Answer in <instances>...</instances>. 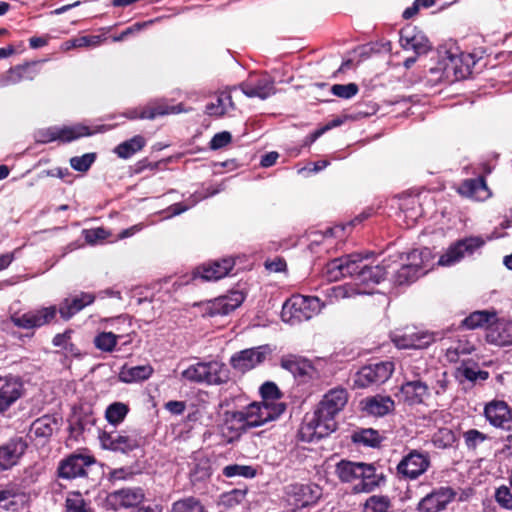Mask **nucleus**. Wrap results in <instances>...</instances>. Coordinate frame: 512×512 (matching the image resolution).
Listing matches in <instances>:
<instances>
[{
	"mask_svg": "<svg viewBox=\"0 0 512 512\" xmlns=\"http://www.w3.org/2000/svg\"><path fill=\"white\" fill-rule=\"evenodd\" d=\"M368 254H350L330 261L325 267L329 281H338L343 277H355L356 283L334 286L330 289V298L335 300L351 298L356 295L372 294V287L384 280L389 265H370L366 263Z\"/></svg>",
	"mask_w": 512,
	"mask_h": 512,
	"instance_id": "f257e3e1",
	"label": "nucleus"
},
{
	"mask_svg": "<svg viewBox=\"0 0 512 512\" xmlns=\"http://www.w3.org/2000/svg\"><path fill=\"white\" fill-rule=\"evenodd\" d=\"M335 474L341 482L355 483V493H370L386 480L382 473H377L373 464L341 460L336 464Z\"/></svg>",
	"mask_w": 512,
	"mask_h": 512,
	"instance_id": "f03ea898",
	"label": "nucleus"
},
{
	"mask_svg": "<svg viewBox=\"0 0 512 512\" xmlns=\"http://www.w3.org/2000/svg\"><path fill=\"white\" fill-rule=\"evenodd\" d=\"M181 379L193 383L221 385L229 381L230 372L223 362L211 360L189 365L181 372Z\"/></svg>",
	"mask_w": 512,
	"mask_h": 512,
	"instance_id": "7ed1b4c3",
	"label": "nucleus"
},
{
	"mask_svg": "<svg viewBox=\"0 0 512 512\" xmlns=\"http://www.w3.org/2000/svg\"><path fill=\"white\" fill-rule=\"evenodd\" d=\"M322 497V488L315 483H291L284 487L283 501L289 512H307Z\"/></svg>",
	"mask_w": 512,
	"mask_h": 512,
	"instance_id": "20e7f679",
	"label": "nucleus"
},
{
	"mask_svg": "<svg viewBox=\"0 0 512 512\" xmlns=\"http://www.w3.org/2000/svg\"><path fill=\"white\" fill-rule=\"evenodd\" d=\"M322 302L315 296L294 295L282 307L281 317L291 325L307 321L321 311Z\"/></svg>",
	"mask_w": 512,
	"mask_h": 512,
	"instance_id": "39448f33",
	"label": "nucleus"
},
{
	"mask_svg": "<svg viewBox=\"0 0 512 512\" xmlns=\"http://www.w3.org/2000/svg\"><path fill=\"white\" fill-rule=\"evenodd\" d=\"M285 411L282 402H253L246 406L242 413L249 428L258 427L275 420Z\"/></svg>",
	"mask_w": 512,
	"mask_h": 512,
	"instance_id": "423d86ee",
	"label": "nucleus"
},
{
	"mask_svg": "<svg viewBox=\"0 0 512 512\" xmlns=\"http://www.w3.org/2000/svg\"><path fill=\"white\" fill-rule=\"evenodd\" d=\"M490 238H483L482 236H470L458 240L451 245L447 251L440 256L438 265L451 266L461 261L465 256L474 254L477 250L481 249L487 240Z\"/></svg>",
	"mask_w": 512,
	"mask_h": 512,
	"instance_id": "0eeeda50",
	"label": "nucleus"
},
{
	"mask_svg": "<svg viewBox=\"0 0 512 512\" xmlns=\"http://www.w3.org/2000/svg\"><path fill=\"white\" fill-rule=\"evenodd\" d=\"M403 376L405 380L420 379L423 381L437 382L440 386L439 390L446 389V374L430 367L424 358L409 359L402 366Z\"/></svg>",
	"mask_w": 512,
	"mask_h": 512,
	"instance_id": "6e6552de",
	"label": "nucleus"
},
{
	"mask_svg": "<svg viewBox=\"0 0 512 512\" xmlns=\"http://www.w3.org/2000/svg\"><path fill=\"white\" fill-rule=\"evenodd\" d=\"M440 386L432 381H423L420 379H409L401 385L400 394L405 403L408 405L424 404L430 398L431 390L437 394L444 390H439Z\"/></svg>",
	"mask_w": 512,
	"mask_h": 512,
	"instance_id": "1a4fd4ad",
	"label": "nucleus"
},
{
	"mask_svg": "<svg viewBox=\"0 0 512 512\" xmlns=\"http://www.w3.org/2000/svg\"><path fill=\"white\" fill-rule=\"evenodd\" d=\"M347 401V390L336 387L324 394L315 411L326 419L327 423H336L334 418L345 407Z\"/></svg>",
	"mask_w": 512,
	"mask_h": 512,
	"instance_id": "9d476101",
	"label": "nucleus"
},
{
	"mask_svg": "<svg viewBox=\"0 0 512 512\" xmlns=\"http://www.w3.org/2000/svg\"><path fill=\"white\" fill-rule=\"evenodd\" d=\"M430 466L429 456L418 450H411L397 465V474L404 479L415 480Z\"/></svg>",
	"mask_w": 512,
	"mask_h": 512,
	"instance_id": "9b49d317",
	"label": "nucleus"
},
{
	"mask_svg": "<svg viewBox=\"0 0 512 512\" xmlns=\"http://www.w3.org/2000/svg\"><path fill=\"white\" fill-rule=\"evenodd\" d=\"M394 371V364L383 361L363 367L356 375L354 383L357 387L386 382Z\"/></svg>",
	"mask_w": 512,
	"mask_h": 512,
	"instance_id": "f8f14e48",
	"label": "nucleus"
},
{
	"mask_svg": "<svg viewBox=\"0 0 512 512\" xmlns=\"http://www.w3.org/2000/svg\"><path fill=\"white\" fill-rule=\"evenodd\" d=\"M336 426V423H327L326 419L314 411L313 415L306 417L302 423L299 429V438L304 442H313L335 431Z\"/></svg>",
	"mask_w": 512,
	"mask_h": 512,
	"instance_id": "ddd939ff",
	"label": "nucleus"
},
{
	"mask_svg": "<svg viewBox=\"0 0 512 512\" xmlns=\"http://www.w3.org/2000/svg\"><path fill=\"white\" fill-rule=\"evenodd\" d=\"M245 296L240 291H232L227 295L217 297L203 303L202 311L204 316L228 315L237 309L244 301Z\"/></svg>",
	"mask_w": 512,
	"mask_h": 512,
	"instance_id": "4468645a",
	"label": "nucleus"
},
{
	"mask_svg": "<svg viewBox=\"0 0 512 512\" xmlns=\"http://www.w3.org/2000/svg\"><path fill=\"white\" fill-rule=\"evenodd\" d=\"M274 84V79L267 74H251L239 85V89L249 98L265 100L276 93Z\"/></svg>",
	"mask_w": 512,
	"mask_h": 512,
	"instance_id": "2eb2a0df",
	"label": "nucleus"
},
{
	"mask_svg": "<svg viewBox=\"0 0 512 512\" xmlns=\"http://www.w3.org/2000/svg\"><path fill=\"white\" fill-rule=\"evenodd\" d=\"M57 309L55 306L43 307L37 310H31L21 315L11 316L12 323L23 329H34L49 324L56 317Z\"/></svg>",
	"mask_w": 512,
	"mask_h": 512,
	"instance_id": "dca6fc26",
	"label": "nucleus"
},
{
	"mask_svg": "<svg viewBox=\"0 0 512 512\" xmlns=\"http://www.w3.org/2000/svg\"><path fill=\"white\" fill-rule=\"evenodd\" d=\"M235 265L231 257L205 263L196 268L193 273L194 279L201 278L205 281H217L226 277Z\"/></svg>",
	"mask_w": 512,
	"mask_h": 512,
	"instance_id": "f3484780",
	"label": "nucleus"
},
{
	"mask_svg": "<svg viewBox=\"0 0 512 512\" xmlns=\"http://www.w3.org/2000/svg\"><path fill=\"white\" fill-rule=\"evenodd\" d=\"M400 45L404 50H412L416 55L427 53L431 44L424 33L415 26L407 25L400 31Z\"/></svg>",
	"mask_w": 512,
	"mask_h": 512,
	"instance_id": "a211bd4d",
	"label": "nucleus"
},
{
	"mask_svg": "<svg viewBox=\"0 0 512 512\" xmlns=\"http://www.w3.org/2000/svg\"><path fill=\"white\" fill-rule=\"evenodd\" d=\"M145 492L141 487H126L108 495V502L115 508H138L145 500Z\"/></svg>",
	"mask_w": 512,
	"mask_h": 512,
	"instance_id": "6ab92c4d",
	"label": "nucleus"
},
{
	"mask_svg": "<svg viewBox=\"0 0 512 512\" xmlns=\"http://www.w3.org/2000/svg\"><path fill=\"white\" fill-rule=\"evenodd\" d=\"M24 386L19 377H0V413L7 410L23 394Z\"/></svg>",
	"mask_w": 512,
	"mask_h": 512,
	"instance_id": "aec40b11",
	"label": "nucleus"
},
{
	"mask_svg": "<svg viewBox=\"0 0 512 512\" xmlns=\"http://www.w3.org/2000/svg\"><path fill=\"white\" fill-rule=\"evenodd\" d=\"M92 132L87 126H63V127H50L41 133L43 142H51L60 140L63 142H70L83 136L91 135Z\"/></svg>",
	"mask_w": 512,
	"mask_h": 512,
	"instance_id": "412c9836",
	"label": "nucleus"
},
{
	"mask_svg": "<svg viewBox=\"0 0 512 512\" xmlns=\"http://www.w3.org/2000/svg\"><path fill=\"white\" fill-rule=\"evenodd\" d=\"M265 356L261 348L245 349L234 354L230 359V364L234 370L243 374L262 363Z\"/></svg>",
	"mask_w": 512,
	"mask_h": 512,
	"instance_id": "4be33fe9",
	"label": "nucleus"
},
{
	"mask_svg": "<svg viewBox=\"0 0 512 512\" xmlns=\"http://www.w3.org/2000/svg\"><path fill=\"white\" fill-rule=\"evenodd\" d=\"M484 415L494 427L505 428L512 421V412L508 404L502 400H493L485 405Z\"/></svg>",
	"mask_w": 512,
	"mask_h": 512,
	"instance_id": "5701e85b",
	"label": "nucleus"
},
{
	"mask_svg": "<svg viewBox=\"0 0 512 512\" xmlns=\"http://www.w3.org/2000/svg\"><path fill=\"white\" fill-rule=\"evenodd\" d=\"M92 463L93 460L89 456L71 455L61 462L58 469L59 476L66 479L83 476L86 473V467Z\"/></svg>",
	"mask_w": 512,
	"mask_h": 512,
	"instance_id": "b1692460",
	"label": "nucleus"
},
{
	"mask_svg": "<svg viewBox=\"0 0 512 512\" xmlns=\"http://www.w3.org/2000/svg\"><path fill=\"white\" fill-rule=\"evenodd\" d=\"M360 406L366 414L375 417H382L394 410L395 403L389 396L375 395L361 400Z\"/></svg>",
	"mask_w": 512,
	"mask_h": 512,
	"instance_id": "393cba45",
	"label": "nucleus"
},
{
	"mask_svg": "<svg viewBox=\"0 0 512 512\" xmlns=\"http://www.w3.org/2000/svg\"><path fill=\"white\" fill-rule=\"evenodd\" d=\"M100 440L104 448L122 453L133 451L139 447V440L132 435L103 433Z\"/></svg>",
	"mask_w": 512,
	"mask_h": 512,
	"instance_id": "a878e982",
	"label": "nucleus"
},
{
	"mask_svg": "<svg viewBox=\"0 0 512 512\" xmlns=\"http://www.w3.org/2000/svg\"><path fill=\"white\" fill-rule=\"evenodd\" d=\"M434 341V334L429 332L405 333L403 335H395L393 337V342L400 349H424Z\"/></svg>",
	"mask_w": 512,
	"mask_h": 512,
	"instance_id": "bb28decb",
	"label": "nucleus"
},
{
	"mask_svg": "<svg viewBox=\"0 0 512 512\" xmlns=\"http://www.w3.org/2000/svg\"><path fill=\"white\" fill-rule=\"evenodd\" d=\"M26 443L22 439L11 440L0 447V469L7 470L17 464L24 454Z\"/></svg>",
	"mask_w": 512,
	"mask_h": 512,
	"instance_id": "cd10ccee",
	"label": "nucleus"
},
{
	"mask_svg": "<svg viewBox=\"0 0 512 512\" xmlns=\"http://www.w3.org/2000/svg\"><path fill=\"white\" fill-rule=\"evenodd\" d=\"M95 296L82 292L79 295L64 299L59 306V313L64 320L70 319L86 306L92 304Z\"/></svg>",
	"mask_w": 512,
	"mask_h": 512,
	"instance_id": "c85d7f7f",
	"label": "nucleus"
},
{
	"mask_svg": "<svg viewBox=\"0 0 512 512\" xmlns=\"http://www.w3.org/2000/svg\"><path fill=\"white\" fill-rule=\"evenodd\" d=\"M486 338L498 346L512 345V321L496 319L488 328Z\"/></svg>",
	"mask_w": 512,
	"mask_h": 512,
	"instance_id": "c756f323",
	"label": "nucleus"
},
{
	"mask_svg": "<svg viewBox=\"0 0 512 512\" xmlns=\"http://www.w3.org/2000/svg\"><path fill=\"white\" fill-rule=\"evenodd\" d=\"M458 192L468 198L484 201L491 196V192L487 187L484 175L476 179H467L461 183Z\"/></svg>",
	"mask_w": 512,
	"mask_h": 512,
	"instance_id": "7c9ffc66",
	"label": "nucleus"
},
{
	"mask_svg": "<svg viewBox=\"0 0 512 512\" xmlns=\"http://www.w3.org/2000/svg\"><path fill=\"white\" fill-rule=\"evenodd\" d=\"M181 112L180 106H168L164 103H150L147 106L130 112V118L155 119L158 116Z\"/></svg>",
	"mask_w": 512,
	"mask_h": 512,
	"instance_id": "2f4dec72",
	"label": "nucleus"
},
{
	"mask_svg": "<svg viewBox=\"0 0 512 512\" xmlns=\"http://www.w3.org/2000/svg\"><path fill=\"white\" fill-rule=\"evenodd\" d=\"M28 502L25 493L14 489L0 491V512H18Z\"/></svg>",
	"mask_w": 512,
	"mask_h": 512,
	"instance_id": "473e14b6",
	"label": "nucleus"
},
{
	"mask_svg": "<svg viewBox=\"0 0 512 512\" xmlns=\"http://www.w3.org/2000/svg\"><path fill=\"white\" fill-rule=\"evenodd\" d=\"M154 372L150 364L129 366L123 365L118 373V378L123 383H134L149 379Z\"/></svg>",
	"mask_w": 512,
	"mask_h": 512,
	"instance_id": "72a5a7b5",
	"label": "nucleus"
},
{
	"mask_svg": "<svg viewBox=\"0 0 512 512\" xmlns=\"http://www.w3.org/2000/svg\"><path fill=\"white\" fill-rule=\"evenodd\" d=\"M281 366L291 372L295 377L312 378L316 372L314 366L309 360L297 356L283 358Z\"/></svg>",
	"mask_w": 512,
	"mask_h": 512,
	"instance_id": "f704fd0d",
	"label": "nucleus"
},
{
	"mask_svg": "<svg viewBox=\"0 0 512 512\" xmlns=\"http://www.w3.org/2000/svg\"><path fill=\"white\" fill-rule=\"evenodd\" d=\"M433 256L429 248L413 250L406 256V264L420 275H425L432 267Z\"/></svg>",
	"mask_w": 512,
	"mask_h": 512,
	"instance_id": "c9c22d12",
	"label": "nucleus"
},
{
	"mask_svg": "<svg viewBox=\"0 0 512 512\" xmlns=\"http://www.w3.org/2000/svg\"><path fill=\"white\" fill-rule=\"evenodd\" d=\"M451 496L447 490L433 491L419 502L418 509L420 512H439L446 507Z\"/></svg>",
	"mask_w": 512,
	"mask_h": 512,
	"instance_id": "e433bc0d",
	"label": "nucleus"
},
{
	"mask_svg": "<svg viewBox=\"0 0 512 512\" xmlns=\"http://www.w3.org/2000/svg\"><path fill=\"white\" fill-rule=\"evenodd\" d=\"M461 63L462 55L446 50L440 61V65L443 66V73L445 77H454L455 79L465 77L466 70L463 69Z\"/></svg>",
	"mask_w": 512,
	"mask_h": 512,
	"instance_id": "4c0bfd02",
	"label": "nucleus"
},
{
	"mask_svg": "<svg viewBox=\"0 0 512 512\" xmlns=\"http://www.w3.org/2000/svg\"><path fill=\"white\" fill-rule=\"evenodd\" d=\"M400 210L404 214L407 226L414 225L423 215L419 195H408L401 198Z\"/></svg>",
	"mask_w": 512,
	"mask_h": 512,
	"instance_id": "58836bf2",
	"label": "nucleus"
},
{
	"mask_svg": "<svg viewBox=\"0 0 512 512\" xmlns=\"http://www.w3.org/2000/svg\"><path fill=\"white\" fill-rule=\"evenodd\" d=\"M212 474L209 459L196 456L190 463L189 478L193 485L207 481Z\"/></svg>",
	"mask_w": 512,
	"mask_h": 512,
	"instance_id": "ea45409f",
	"label": "nucleus"
},
{
	"mask_svg": "<svg viewBox=\"0 0 512 512\" xmlns=\"http://www.w3.org/2000/svg\"><path fill=\"white\" fill-rule=\"evenodd\" d=\"M59 428V420L55 416L44 415L36 419L31 430L37 437H50Z\"/></svg>",
	"mask_w": 512,
	"mask_h": 512,
	"instance_id": "a19ab883",
	"label": "nucleus"
},
{
	"mask_svg": "<svg viewBox=\"0 0 512 512\" xmlns=\"http://www.w3.org/2000/svg\"><path fill=\"white\" fill-rule=\"evenodd\" d=\"M496 320V313L490 311H475L462 321V325L468 329H477L482 327L489 328Z\"/></svg>",
	"mask_w": 512,
	"mask_h": 512,
	"instance_id": "79ce46f5",
	"label": "nucleus"
},
{
	"mask_svg": "<svg viewBox=\"0 0 512 512\" xmlns=\"http://www.w3.org/2000/svg\"><path fill=\"white\" fill-rule=\"evenodd\" d=\"M248 428L242 410L225 413L224 429L232 432L231 438L239 437Z\"/></svg>",
	"mask_w": 512,
	"mask_h": 512,
	"instance_id": "37998d69",
	"label": "nucleus"
},
{
	"mask_svg": "<svg viewBox=\"0 0 512 512\" xmlns=\"http://www.w3.org/2000/svg\"><path fill=\"white\" fill-rule=\"evenodd\" d=\"M146 144L144 137L136 135L131 139L120 143L115 147L114 152L119 158L128 159L136 152L140 151Z\"/></svg>",
	"mask_w": 512,
	"mask_h": 512,
	"instance_id": "c03bdc74",
	"label": "nucleus"
},
{
	"mask_svg": "<svg viewBox=\"0 0 512 512\" xmlns=\"http://www.w3.org/2000/svg\"><path fill=\"white\" fill-rule=\"evenodd\" d=\"M392 501L386 495H372L363 504L362 512H391Z\"/></svg>",
	"mask_w": 512,
	"mask_h": 512,
	"instance_id": "a18cd8bd",
	"label": "nucleus"
},
{
	"mask_svg": "<svg viewBox=\"0 0 512 512\" xmlns=\"http://www.w3.org/2000/svg\"><path fill=\"white\" fill-rule=\"evenodd\" d=\"M66 512H93L89 503L78 491L69 492L65 500Z\"/></svg>",
	"mask_w": 512,
	"mask_h": 512,
	"instance_id": "49530a36",
	"label": "nucleus"
},
{
	"mask_svg": "<svg viewBox=\"0 0 512 512\" xmlns=\"http://www.w3.org/2000/svg\"><path fill=\"white\" fill-rule=\"evenodd\" d=\"M128 412L129 407L127 404L122 402H114L106 408L105 417L110 424L116 426L123 422Z\"/></svg>",
	"mask_w": 512,
	"mask_h": 512,
	"instance_id": "de8ad7c7",
	"label": "nucleus"
},
{
	"mask_svg": "<svg viewBox=\"0 0 512 512\" xmlns=\"http://www.w3.org/2000/svg\"><path fill=\"white\" fill-rule=\"evenodd\" d=\"M201 501L195 497H185L172 504V512H204Z\"/></svg>",
	"mask_w": 512,
	"mask_h": 512,
	"instance_id": "09e8293b",
	"label": "nucleus"
},
{
	"mask_svg": "<svg viewBox=\"0 0 512 512\" xmlns=\"http://www.w3.org/2000/svg\"><path fill=\"white\" fill-rule=\"evenodd\" d=\"M355 443L363 444L369 447H376L380 444L382 438L378 431L374 429H363L355 432L352 436Z\"/></svg>",
	"mask_w": 512,
	"mask_h": 512,
	"instance_id": "8fccbe9b",
	"label": "nucleus"
},
{
	"mask_svg": "<svg viewBox=\"0 0 512 512\" xmlns=\"http://www.w3.org/2000/svg\"><path fill=\"white\" fill-rule=\"evenodd\" d=\"M70 340L71 332L66 331L62 334L55 335L52 342L54 346L61 347L67 355H71L74 357L81 356L78 347L75 344H73Z\"/></svg>",
	"mask_w": 512,
	"mask_h": 512,
	"instance_id": "3c124183",
	"label": "nucleus"
},
{
	"mask_svg": "<svg viewBox=\"0 0 512 512\" xmlns=\"http://www.w3.org/2000/svg\"><path fill=\"white\" fill-rule=\"evenodd\" d=\"M121 335L112 332H101L94 338V345L103 352H112Z\"/></svg>",
	"mask_w": 512,
	"mask_h": 512,
	"instance_id": "603ef678",
	"label": "nucleus"
},
{
	"mask_svg": "<svg viewBox=\"0 0 512 512\" xmlns=\"http://www.w3.org/2000/svg\"><path fill=\"white\" fill-rule=\"evenodd\" d=\"M232 97L230 94L222 93L216 99L215 103H209L206 106V113L214 116H222L225 114L227 107L232 106Z\"/></svg>",
	"mask_w": 512,
	"mask_h": 512,
	"instance_id": "864d4df0",
	"label": "nucleus"
},
{
	"mask_svg": "<svg viewBox=\"0 0 512 512\" xmlns=\"http://www.w3.org/2000/svg\"><path fill=\"white\" fill-rule=\"evenodd\" d=\"M223 475L228 478L233 477H243V478H253L256 475V469L250 465H239L233 464L228 465L223 468Z\"/></svg>",
	"mask_w": 512,
	"mask_h": 512,
	"instance_id": "5fc2aeb1",
	"label": "nucleus"
},
{
	"mask_svg": "<svg viewBox=\"0 0 512 512\" xmlns=\"http://www.w3.org/2000/svg\"><path fill=\"white\" fill-rule=\"evenodd\" d=\"M420 276L411 266L403 263L394 275V282L398 285H404L415 281Z\"/></svg>",
	"mask_w": 512,
	"mask_h": 512,
	"instance_id": "6e6d98bb",
	"label": "nucleus"
},
{
	"mask_svg": "<svg viewBox=\"0 0 512 512\" xmlns=\"http://www.w3.org/2000/svg\"><path fill=\"white\" fill-rule=\"evenodd\" d=\"M96 160L95 153H86L82 156H75L70 159L71 167L79 172H86Z\"/></svg>",
	"mask_w": 512,
	"mask_h": 512,
	"instance_id": "4d7b16f0",
	"label": "nucleus"
},
{
	"mask_svg": "<svg viewBox=\"0 0 512 512\" xmlns=\"http://www.w3.org/2000/svg\"><path fill=\"white\" fill-rule=\"evenodd\" d=\"M455 442V434L449 428H440L433 436V443L438 448H446Z\"/></svg>",
	"mask_w": 512,
	"mask_h": 512,
	"instance_id": "13d9d810",
	"label": "nucleus"
},
{
	"mask_svg": "<svg viewBox=\"0 0 512 512\" xmlns=\"http://www.w3.org/2000/svg\"><path fill=\"white\" fill-rule=\"evenodd\" d=\"M24 76V68L16 66L8 70L0 77V87H6L19 83Z\"/></svg>",
	"mask_w": 512,
	"mask_h": 512,
	"instance_id": "bf43d9fd",
	"label": "nucleus"
},
{
	"mask_svg": "<svg viewBox=\"0 0 512 512\" xmlns=\"http://www.w3.org/2000/svg\"><path fill=\"white\" fill-rule=\"evenodd\" d=\"M359 89L355 83L335 84L331 87V92L343 99H350L358 93Z\"/></svg>",
	"mask_w": 512,
	"mask_h": 512,
	"instance_id": "052dcab7",
	"label": "nucleus"
},
{
	"mask_svg": "<svg viewBox=\"0 0 512 512\" xmlns=\"http://www.w3.org/2000/svg\"><path fill=\"white\" fill-rule=\"evenodd\" d=\"M496 502L505 509L512 510V492L507 486H500L495 492Z\"/></svg>",
	"mask_w": 512,
	"mask_h": 512,
	"instance_id": "680f3d73",
	"label": "nucleus"
},
{
	"mask_svg": "<svg viewBox=\"0 0 512 512\" xmlns=\"http://www.w3.org/2000/svg\"><path fill=\"white\" fill-rule=\"evenodd\" d=\"M79 48H95L106 41L104 35H78Z\"/></svg>",
	"mask_w": 512,
	"mask_h": 512,
	"instance_id": "e2e57ef3",
	"label": "nucleus"
},
{
	"mask_svg": "<svg viewBox=\"0 0 512 512\" xmlns=\"http://www.w3.org/2000/svg\"><path fill=\"white\" fill-rule=\"evenodd\" d=\"M263 402H274L280 397V391L273 382H266L260 388Z\"/></svg>",
	"mask_w": 512,
	"mask_h": 512,
	"instance_id": "0e129e2a",
	"label": "nucleus"
},
{
	"mask_svg": "<svg viewBox=\"0 0 512 512\" xmlns=\"http://www.w3.org/2000/svg\"><path fill=\"white\" fill-rule=\"evenodd\" d=\"M232 140V136L228 131L217 133L213 136L210 141V148L212 150H218L228 145Z\"/></svg>",
	"mask_w": 512,
	"mask_h": 512,
	"instance_id": "69168bd1",
	"label": "nucleus"
},
{
	"mask_svg": "<svg viewBox=\"0 0 512 512\" xmlns=\"http://www.w3.org/2000/svg\"><path fill=\"white\" fill-rule=\"evenodd\" d=\"M464 438L469 448H475L486 439V435L476 429H471L464 433Z\"/></svg>",
	"mask_w": 512,
	"mask_h": 512,
	"instance_id": "338daca9",
	"label": "nucleus"
},
{
	"mask_svg": "<svg viewBox=\"0 0 512 512\" xmlns=\"http://www.w3.org/2000/svg\"><path fill=\"white\" fill-rule=\"evenodd\" d=\"M84 238L87 243L95 244L98 240H104L108 237V233L103 228H94L83 231Z\"/></svg>",
	"mask_w": 512,
	"mask_h": 512,
	"instance_id": "774afa93",
	"label": "nucleus"
}]
</instances>
